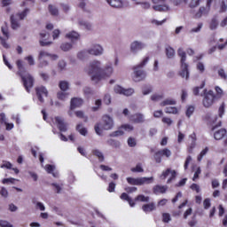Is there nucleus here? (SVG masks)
<instances>
[{
    "instance_id": "nucleus-1",
    "label": "nucleus",
    "mask_w": 227,
    "mask_h": 227,
    "mask_svg": "<svg viewBox=\"0 0 227 227\" xmlns=\"http://www.w3.org/2000/svg\"><path fill=\"white\" fill-rule=\"evenodd\" d=\"M84 71L90 75L91 81L96 84L102 81V62L99 60H92L84 68Z\"/></svg>"
},
{
    "instance_id": "nucleus-2",
    "label": "nucleus",
    "mask_w": 227,
    "mask_h": 227,
    "mask_svg": "<svg viewBox=\"0 0 227 227\" xmlns=\"http://www.w3.org/2000/svg\"><path fill=\"white\" fill-rule=\"evenodd\" d=\"M16 65L19 69L17 74L20 75V77H21L26 91L29 93V91H31V88H33L35 84V78L29 73L26 72V67H24L22 60H17Z\"/></svg>"
},
{
    "instance_id": "nucleus-3",
    "label": "nucleus",
    "mask_w": 227,
    "mask_h": 227,
    "mask_svg": "<svg viewBox=\"0 0 227 227\" xmlns=\"http://www.w3.org/2000/svg\"><path fill=\"white\" fill-rule=\"evenodd\" d=\"M113 127H114V120L108 114H105L102 116L101 123H97L94 129L98 136H102V130H112Z\"/></svg>"
},
{
    "instance_id": "nucleus-4",
    "label": "nucleus",
    "mask_w": 227,
    "mask_h": 227,
    "mask_svg": "<svg viewBox=\"0 0 227 227\" xmlns=\"http://www.w3.org/2000/svg\"><path fill=\"white\" fill-rule=\"evenodd\" d=\"M177 54L181 58V71L179 72V75L187 81V79H189V64L185 63V61H187V54L182 48L178 49Z\"/></svg>"
},
{
    "instance_id": "nucleus-5",
    "label": "nucleus",
    "mask_w": 227,
    "mask_h": 227,
    "mask_svg": "<svg viewBox=\"0 0 227 227\" xmlns=\"http://www.w3.org/2000/svg\"><path fill=\"white\" fill-rule=\"evenodd\" d=\"M148 61H150V58L146 57L145 59H144V60L140 64L133 67L134 69L133 81H135V82H139L145 80V78L146 77V73L141 70V68H143V67H145Z\"/></svg>"
},
{
    "instance_id": "nucleus-6",
    "label": "nucleus",
    "mask_w": 227,
    "mask_h": 227,
    "mask_svg": "<svg viewBox=\"0 0 227 227\" xmlns=\"http://www.w3.org/2000/svg\"><path fill=\"white\" fill-rule=\"evenodd\" d=\"M127 182L129 185H145V184H153V177H127Z\"/></svg>"
},
{
    "instance_id": "nucleus-7",
    "label": "nucleus",
    "mask_w": 227,
    "mask_h": 227,
    "mask_svg": "<svg viewBox=\"0 0 227 227\" xmlns=\"http://www.w3.org/2000/svg\"><path fill=\"white\" fill-rule=\"evenodd\" d=\"M210 6H212V0H207L206 6H201L194 14V19H201L203 15L210 13Z\"/></svg>"
},
{
    "instance_id": "nucleus-8",
    "label": "nucleus",
    "mask_w": 227,
    "mask_h": 227,
    "mask_svg": "<svg viewBox=\"0 0 227 227\" xmlns=\"http://www.w3.org/2000/svg\"><path fill=\"white\" fill-rule=\"evenodd\" d=\"M215 96L214 95L213 90L207 92V90H204V99L202 101L204 107H210L214 104V99Z\"/></svg>"
},
{
    "instance_id": "nucleus-9",
    "label": "nucleus",
    "mask_w": 227,
    "mask_h": 227,
    "mask_svg": "<svg viewBox=\"0 0 227 227\" xmlns=\"http://www.w3.org/2000/svg\"><path fill=\"white\" fill-rule=\"evenodd\" d=\"M205 120L209 125H212L211 130H215L217 127H221V121L217 124H215V121H217V115L207 114L205 116Z\"/></svg>"
},
{
    "instance_id": "nucleus-10",
    "label": "nucleus",
    "mask_w": 227,
    "mask_h": 227,
    "mask_svg": "<svg viewBox=\"0 0 227 227\" xmlns=\"http://www.w3.org/2000/svg\"><path fill=\"white\" fill-rule=\"evenodd\" d=\"M146 47V43L140 41H134L130 43V52L132 54H137L140 51H143Z\"/></svg>"
},
{
    "instance_id": "nucleus-11",
    "label": "nucleus",
    "mask_w": 227,
    "mask_h": 227,
    "mask_svg": "<svg viewBox=\"0 0 227 227\" xmlns=\"http://www.w3.org/2000/svg\"><path fill=\"white\" fill-rule=\"evenodd\" d=\"M88 50L90 56H102L104 54V47L100 44H93Z\"/></svg>"
},
{
    "instance_id": "nucleus-12",
    "label": "nucleus",
    "mask_w": 227,
    "mask_h": 227,
    "mask_svg": "<svg viewBox=\"0 0 227 227\" xmlns=\"http://www.w3.org/2000/svg\"><path fill=\"white\" fill-rule=\"evenodd\" d=\"M114 93H118L119 95H124L125 97H130V95H134V89H124L121 86L116 85L114 88Z\"/></svg>"
},
{
    "instance_id": "nucleus-13",
    "label": "nucleus",
    "mask_w": 227,
    "mask_h": 227,
    "mask_svg": "<svg viewBox=\"0 0 227 227\" xmlns=\"http://www.w3.org/2000/svg\"><path fill=\"white\" fill-rule=\"evenodd\" d=\"M35 92L39 102H41V104H43V97H47V95H49V91H47V89L43 86H40L35 88Z\"/></svg>"
},
{
    "instance_id": "nucleus-14",
    "label": "nucleus",
    "mask_w": 227,
    "mask_h": 227,
    "mask_svg": "<svg viewBox=\"0 0 227 227\" xmlns=\"http://www.w3.org/2000/svg\"><path fill=\"white\" fill-rule=\"evenodd\" d=\"M84 104V100L81 98H73L70 102V110L74 111V109H77V107H81Z\"/></svg>"
},
{
    "instance_id": "nucleus-15",
    "label": "nucleus",
    "mask_w": 227,
    "mask_h": 227,
    "mask_svg": "<svg viewBox=\"0 0 227 227\" xmlns=\"http://www.w3.org/2000/svg\"><path fill=\"white\" fill-rule=\"evenodd\" d=\"M55 123L60 132H67V123H65V119L62 117H55Z\"/></svg>"
},
{
    "instance_id": "nucleus-16",
    "label": "nucleus",
    "mask_w": 227,
    "mask_h": 227,
    "mask_svg": "<svg viewBox=\"0 0 227 227\" xmlns=\"http://www.w3.org/2000/svg\"><path fill=\"white\" fill-rule=\"evenodd\" d=\"M113 72V64H107L105 68H102V79H105V77H111Z\"/></svg>"
},
{
    "instance_id": "nucleus-17",
    "label": "nucleus",
    "mask_w": 227,
    "mask_h": 227,
    "mask_svg": "<svg viewBox=\"0 0 227 227\" xmlns=\"http://www.w3.org/2000/svg\"><path fill=\"white\" fill-rule=\"evenodd\" d=\"M129 120L133 123H143L145 122V115L143 114H135L130 115Z\"/></svg>"
},
{
    "instance_id": "nucleus-18",
    "label": "nucleus",
    "mask_w": 227,
    "mask_h": 227,
    "mask_svg": "<svg viewBox=\"0 0 227 227\" xmlns=\"http://www.w3.org/2000/svg\"><path fill=\"white\" fill-rule=\"evenodd\" d=\"M142 210L145 214H149V212H153V210H157V206L155 205V202H150L148 204H144L142 206Z\"/></svg>"
},
{
    "instance_id": "nucleus-19",
    "label": "nucleus",
    "mask_w": 227,
    "mask_h": 227,
    "mask_svg": "<svg viewBox=\"0 0 227 227\" xmlns=\"http://www.w3.org/2000/svg\"><path fill=\"white\" fill-rule=\"evenodd\" d=\"M108 4L112 6V8H124L125 3H123L121 0H106Z\"/></svg>"
},
{
    "instance_id": "nucleus-20",
    "label": "nucleus",
    "mask_w": 227,
    "mask_h": 227,
    "mask_svg": "<svg viewBox=\"0 0 227 227\" xmlns=\"http://www.w3.org/2000/svg\"><path fill=\"white\" fill-rule=\"evenodd\" d=\"M166 191H168V186L167 185H155L153 188V192L154 194H164L166 193Z\"/></svg>"
},
{
    "instance_id": "nucleus-21",
    "label": "nucleus",
    "mask_w": 227,
    "mask_h": 227,
    "mask_svg": "<svg viewBox=\"0 0 227 227\" xmlns=\"http://www.w3.org/2000/svg\"><path fill=\"white\" fill-rule=\"evenodd\" d=\"M225 136H226V130L224 129H221L215 132L214 138L216 141H221V139H223V137H224Z\"/></svg>"
},
{
    "instance_id": "nucleus-22",
    "label": "nucleus",
    "mask_w": 227,
    "mask_h": 227,
    "mask_svg": "<svg viewBox=\"0 0 227 227\" xmlns=\"http://www.w3.org/2000/svg\"><path fill=\"white\" fill-rule=\"evenodd\" d=\"M59 88L60 91H68L70 90V82L68 81H60L59 82Z\"/></svg>"
},
{
    "instance_id": "nucleus-23",
    "label": "nucleus",
    "mask_w": 227,
    "mask_h": 227,
    "mask_svg": "<svg viewBox=\"0 0 227 227\" xmlns=\"http://www.w3.org/2000/svg\"><path fill=\"white\" fill-rule=\"evenodd\" d=\"M165 54L168 59H173L175 58V49L171 46H167L165 48Z\"/></svg>"
},
{
    "instance_id": "nucleus-24",
    "label": "nucleus",
    "mask_w": 227,
    "mask_h": 227,
    "mask_svg": "<svg viewBox=\"0 0 227 227\" xmlns=\"http://www.w3.org/2000/svg\"><path fill=\"white\" fill-rule=\"evenodd\" d=\"M92 154L95 155V157H97L100 162H104V160H106V157H104V153H102L98 149H93Z\"/></svg>"
},
{
    "instance_id": "nucleus-25",
    "label": "nucleus",
    "mask_w": 227,
    "mask_h": 227,
    "mask_svg": "<svg viewBox=\"0 0 227 227\" xmlns=\"http://www.w3.org/2000/svg\"><path fill=\"white\" fill-rule=\"evenodd\" d=\"M153 8L155 12H169V5L168 4L153 5Z\"/></svg>"
},
{
    "instance_id": "nucleus-26",
    "label": "nucleus",
    "mask_w": 227,
    "mask_h": 227,
    "mask_svg": "<svg viewBox=\"0 0 227 227\" xmlns=\"http://www.w3.org/2000/svg\"><path fill=\"white\" fill-rule=\"evenodd\" d=\"M90 57V50H83L80 52H78L77 54V58L78 59L81 60H84V59H88V58Z\"/></svg>"
},
{
    "instance_id": "nucleus-27",
    "label": "nucleus",
    "mask_w": 227,
    "mask_h": 227,
    "mask_svg": "<svg viewBox=\"0 0 227 227\" xmlns=\"http://www.w3.org/2000/svg\"><path fill=\"white\" fill-rule=\"evenodd\" d=\"M11 27L12 29H19L20 27V23L13 15L11 16Z\"/></svg>"
},
{
    "instance_id": "nucleus-28",
    "label": "nucleus",
    "mask_w": 227,
    "mask_h": 227,
    "mask_svg": "<svg viewBox=\"0 0 227 227\" xmlns=\"http://www.w3.org/2000/svg\"><path fill=\"white\" fill-rule=\"evenodd\" d=\"M70 96V93L67 92V91H59L57 93V98H59V100H67V98H68V97Z\"/></svg>"
},
{
    "instance_id": "nucleus-29",
    "label": "nucleus",
    "mask_w": 227,
    "mask_h": 227,
    "mask_svg": "<svg viewBox=\"0 0 227 227\" xmlns=\"http://www.w3.org/2000/svg\"><path fill=\"white\" fill-rule=\"evenodd\" d=\"M67 38H69L72 42L79 39V33L75 31L69 32L66 35Z\"/></svg>"
},
{
    "instance_id": "nucleus-30",
    "label": "nucleus",
    "mask_w": 227,
    "mask_h": 227,
    "mask_svg": "<svg viewBox=\"0 0 227 227\" xmlns=\"http://www.w3.org/2000/svg\"><path fill=\"white\" fill-rule=\"evenodd\" d=\"M79 26H81L83 29H87V31H91V23L84 20L79 21Z\"/></svg>"
},
{
    "instance_id": "nucleus-31",
    "label": "nucleus",
    "mask_w": 227,
    "mask_h": 227,
    "mask_svg": "<svg viewBox=\"0 0 227 227\" xmlns=\"http://www.w3.org/2000/svg\"><path fill=\"white\" fill-rule=\"evenodd\" d=\"M135 201H141L143 203H148V201H150V197L140 194L135 198Z\"/></svg>"
},
{
    "instance_id": "nucleus-32",
    "label": "nucleus",
    "mask_w": 227,
    "mask_h": 227,
    "mask_svg": "<svg viewBox=\"0 0 227 227\" xmlns=\"http://www.w3.org/2000/svg\"><path fill=\"white\" fill-rule=\"evenodd\" d=\"M106 144L109 145V146H113V148H120L121 145L120 141L114 140V139H108L106 141Z\"/></svg>"
},
{
    "instance_id": "nucleus-33",
    "label": "nucleus",
    "mask_w": 227,
    "mask_h": 227,
    "mask_svg": "<svg viewBox=\"0 0 227 227\" xmlns=\"http://www.w3.org/2000/svg\"><path fill=\"white\" fill-rule=\"evenodd\" d=\"M217 26H219V21H218L217 18L215 17L211 20L209 28L212 31H214V30L217 29Z\"/></svg>"
},
{
    "instance_id": "nucleus-34",
    "label": "nucleus",
    "mask_w": 227,
    "mask_h": 227,
    "mask_svg": "<svg viewBox=\"0 0 227 227\" xmlns=\"http://www.w3.org/2000/svg\"><path fill=\"white\" fill-rule=\"evenodd\" d=\"M175 104H176V101H175V99L168 98L162 101L160 103V106L161 107H164L166 106H175Z\"/></svg>"
},
{
    "instance_id": "nucleus-35",
    "label": "nucleus",
    "mask_w": 227,
    "mask_h": 227,
    "mask_svg": "<svg viewBox=\"0 0 227 227\" xmlns=\"http://www.w3.org/2000/svg\"><path fill=\"white\" fill-rule=\"evenodd\" d=\"M160 153L161 154V157H167V159H169V157L171 156V150L165 148L160 150Z\"/></svg>"
},
{
    "instance_id": "nucleus-36",
    "label": "nucleus",
    "mask_w": 227,
    "mask_h": 227,
    "mask_svg": "<svg viewBox=\"0 0 227 227\" xmlns=\"http://www.w3.org/2000/svg\"><path fill=\"white\" fill-rule=\"evenodd\" d=\"M76 130H78V132L82 135V136H86L88 134V130L86 129V128L82 127V124H78L76 126Z\"/></svg>"
},
{
    "instance_id": "nucleus-37",
    "label": "nucleus",
    "mask_w": 227,
    "mask_h": 227,
    "mask_svg": "<svg viewBox=\"0 0 227 227\" xmlns=\"http://www.w3.org/2000/svg\"><path fill=\"white\" fill-rule=\"evenodd\" d=\"M51 186L54 187L57 194H60L61 191H63V184H57V183H52Z\"/></svg>"
},
{
    "instance_id": "nucleus-38",
    "label": "nucleus",
    "mask_w": 227,
    "mask_h": 227,
    "mask_svg": "<svg viewBox=\"0 0 227 227\" xmlns=\"http://www.w3.org/2000/svg\"><path fill=\"white\" fill-rule=\"evenodd\" d=\"M61 51H64V52H67V51H70L72 49V43H63L60 45Z\"/></svg>"
},
{
    "instance_id": "nucleus-39",
    "label": "nucleus",
    "mask_w": 227,
    "mask_h": 227,
    "mask_svg": "<svg viewBox=\"0 0 227 227\" xmlns=\"http://www.w3.org/2000/svg\"><path fill=\"white\" fill-rule=\"evenodd\" d=\"M1 29L4 36H5V38L8 40V38H10V33L8 32V24L5 23V25L3 26Z\"/></svg>"
},
{
    "instance_id": "nucleus-40",
    "label": "nucleus",
    "mask_w": 227,
    "mask_h": 227,
    "mask_svg": "<svg viewBox=\"0 0 227 227\" xmlns=\"http://www.w3.org/2000/svg\"><path fill=\"white\" fill-rule=\"evenodd\" d=\"M154 160L157 164H160L162 162V154H160V151L154 153Z\"/></svg>"
},
{
    "instance_id": "nucleus-41",
    "label": "nucleus",
    "mask_w": 227,
    "mask_h": 227,
    "mask_svg": "<svg viewBox=\"0 0 227 227\" xmlns=\"http://www.w3.org/2000/svg\"><path fill=\"white\" fill-rule=\"evenodd\" d=\"M164 98V96L162 94H153L151 96V100L153 102H159V100H162Z\"/></svg>"
},
{
    "instance_id": "nucleus-42",
    "label": "nucleus",
    "mask_w": 227,
    "mask_h": 227,
    "mask_svg": "<svg viewBox=\"0 0 227 227\" xmlns=\"http://www.w3.org/2000/svg\"><path fill=\"white\" fill-rule=\"evenodd\" d=\"M165 113H167L168 114H176V113H178V110L176 109V107L168 106L166 107Z\"/></svg>"
},
{
    "instance_id": "nucleus-43",
    "label": "nucleus",
    "mask_w": 227,
    "mask_h": 227,
    "mask_svg": "<svg viewBox=\"0 0 227 227\" xmlns=\"http://www.w3.org/2000/svg\"><path fill=\"white\" fill-rule=\"evenodd\" d=\"M132 173H143L145 169L141 166V163H138L135 168H131Z\"/></svg>"
},
{
    "instance_id": "nucleus-44",
    "label": "nucleus",
    "mask_w": 227,
    "mask_h": 227,
    "mask_svg": "<svg viewBox=\"0 0 227 227\" xmlns=\"http://www.w3.org/2000/svg\"><path fill=\"white\" fill-rule=\"evenodd\" d=\"M152 91H153V88L150 85H145L142 90L143 95H150Z\"/></svg>"
},
{
    "instance_id": "nucleus-45",
    "label": "nucleus",
    "mask_w": 227,
    "mask_h": 227,
    "mask_svg": "<svg viewBox=\"0 0 227 227\" xmlns=\"http://www.w3.org/2000/svg\"><path fill=\"white\" fill-rule=\"evenodd\" d=\"M137 145V142L136 138L130 137L128 138V145L130 146V148H134Z\"/></svg>"
},
{
    "instance_id": "nucleus-46",
    "label": "nucleus",
    "mask_w": 227,
    "mask_h": 227,
    "mask_svg": "<svg viewBox=\"0 0 227 227\" xmlns=\"http://www.w3.org/2000/svg\"><path fill=\"white\" fill-rule=\"evenodd\" d=\"M49 56H51V53H49L47 51H41L39 52L38 59H39V61H42V59H43V58H49Z\"/></svg>"
},
{
    "instance_id": "nucleus-47",
    "label": "nucleus",
    "mask_w": 227,
    "mask_h": 227,
    "mask_svg": "<svg viewBox=\"0 0 227 227\" xmlns=\"http://www.w3.org/2000/svg\"><path fill=\"white\" fill-rule=\"evenodd\" d=\"M27 13H29V9H25L22 12L19 13L20 20H24L27 17Z\"/></svg>"
},
{
    "instance_id": "nucleus-48",
    "label": "nucleus",
    "mask_w": 227,
    "mask_h": 227,
    "mask_svg": "<svg viewBox=\"0 0 227 227\" xmlns=\"http://www.w3.org/2000/svg\"><path fill=\"white\" fill-rule=\"evenodd\" d=\"M95 106L92 107V111L96 112L98 111L100 109V107L102 106V100L101 99H97L95 102Z\"/></svg>"
},
{
    "instance_id": "nucleus-49",
    "label": "nucleus",
    "mask_w": 227,
    "mask_h": 227,
    "mask_svg": "<svg viewBox=\"0 0 227 227\" xmlns=\"http://www.w3.org/2000/svg\"><path fill=\"white\" fill-rule=\"evenodd\" d=\"M203 27V23H198L197 27H193L190 30V33H200Z\"/></svg>"
},
{
    "instance_id": "nucleus-50",
    "label": "nucleus",
    "mask_w": 227,
    "mask_h": 227,
    "mask_svg": "<svg viewBox=\"0 0 227 227\" xmlns=\"http://www.w3.org/2000/svg\"><path fill=\"white\" fill-rule=\"evenodd\" d=\"M124 132L121 129H118L116 131H114L110 134L111 137H118L120 136H123Z\"/></svg>"
},
{
    "instance_id": "nucleus-51",
    "label": "nucleus",
    "mask_w": 227,
    "mask_h": 227,
    "mask_svg": "<svg viewBox=\"0 0 227 227\" xmlns=\"http://www.w3.org/2000/svg\"><path fill=\"white\" fill-rule=\"evenodd\" d=\"M53 212L57 215H60L61 217H63V209L54 206L53 207Z\"/></svg>"
},
{
    "instance_id": "nucleus-52",
    "label": "nucleus",
    "mask_w": 227,
    "mask_h": 227,
    "mask_svg": "<svg viewBox=\"0 0 227 227\" xmlns=\"http://www.w3.org/2000/svg\"><path fill=\"white\" fill-rule=\"evenodd\" d=\"M207 153H208V147H206L204 150L201 151V153L197 158L199 162L201 161V159H203V157H205V155H207Z\"/></svg>"
},
{
    "instance_id": "nucleus-53",
    "label": "nucleus",
    "mask_w": 227,
    "mask_h": 227,
    "mask_svg": "<svg viewBox=\"0 0 227 227\" xmlns=\"http://www.w3.org/2000/svg\"><path fill=\"white\" fill-rule=\"evenodd\" d=\"M44 169H45V171H47V173L51 174V173H52L54 171V169H56V166L47 164L44 167Z\"/></svg>"
},
{
    "instance_id": "nucleus-54",
    "label": "nucleus",
    "mask_w": 227,
    "mask_h": 227,
    "mask_svg": "<svg viewBox=\"0 0 227 227\" xmlns=\"http://www.w3.org/2000/svg\"><path fill=\"white\" fill-rule=\"evenodd\" d=\"M58 67L59 70L63 71L67 68V61L65 60H59L58 63Z\"/></svg>"
},
{
    "instance_id": "nucleus-55",
    "label": "nucleus",
    "mask_w": 227,
    "mask_h": 227,
    "mask_svg": "<svg viewBox=\"0 0 227 227\" xmlns=\"http://www.w3.org/2000/svg\"><path fill=\"white\" fill-rule=\"evenodd\" d=\"M33 203L35 204V208H39V210H41V212L45 211V206L43 205V203H42V202H35V201H33Z\"/></svg>"
},
{
    "instance_id": "nucleus-56",
    "label": "nucleus",
    "mask_w": 227,
    "mask_h": 227,
    "mask_svg": "<svg viewBox=\"0 0 227 227\" xmlns=\"http://www.w3.org/2000/svg\"><path fill=\"white\" fill-rule=\"evenodd\" d=\"M192 113H194V106H188V108L186 110L187 118H191V116H192Z\"/></svg>"
},
{
    "instance_id": "nucleus-57",
    "label": "nucleus",
    "mask_w": 227,
    "mask_h": 227,
    "mask_svg": "<svg viewBox=\"0 0 227 227\" xmlns=\"http://www.w3.org/2000/svg\"><path fill=\"white\" fill-rule=\"evenodd\" d=\"M48 8H49L50 13H51L52 15H58V8H56V6L49 5Z\"/></svg>"
},
{
    "instance_id": "nucleus-58",
    "label": "nucleus",
    "mask_w": 227,
    "mask_h": 227,
    "mask_svg": "<svg viewBox=\"0 0 227 227\" xmlns=\"http://www.w3.org/2000/svg\"><path fill=\"white\" fill-rule=\"evenodd\" d=\"M162 221L163 223H169V221H171V215L168 213H164L162 215Z\"/></svg>"
},
{
    "instance_id": "nucleus-59",
    "label": "nucleus",
    "mask_w": 227,
    "mask_h": 227,
    "mask_svg": "<svg viewBox=\"0 0 227 227\" xmlns=\"http://www.w3.org/2000/svg\"><path fill=\"white\" fill-rule=\"evenodd\" d=\"M103 102L104 104H106V106H109L111 104V95L109 94H106L104 98H103Z\"/></svg>"
},
{
    "instance_id": "nucleus-60",
    "label": "nucleus",
    "mask_w": 227,
    "mask_h": 227,
    "mask_svg": "<svg viewBox=\"0 0 227 227\" xmlns=\"http://www.w3.org/2000/svg\"><path fill=\"white\" fill-rule=\"evenodd\" d=\"M26 61H27L28 65H30V67H33V65H35V59L33 58L32 55L25 57Z\"/></svg>"
},
{
    "instance_id": "nucleus-61",
    "label": "nucleus",
    "mask_w": 227,
    "mask_h": 227,
    "mask_svg": "<svg viewBox=\"0 0 227 227\" xmlns=\"http://www.w3.org/2000/svg\"><path fill=\"white\" fill-rule=\"evenodd\" d=\"M197 70H199L200 74H203V72H205V65L202 62L197 63Z\"/></svg>"
},
{
    "instance_id": "nucleus-62",
    "label": "nucleus",
    "mask_w": 227,
    "mask_h": 227,
    "mask_svg": "<svg viewBox=\"0 0 227 227\" xmlns=\"http://www.w3.org/2000/svg\"><path fill=\"white\" fill-rule=\"evenodd\" d=\"M0 226L1 227H13V225L12 223H10V222L4 221V220H0Z\"/></svg>"
},
{
    "instance_id": "nucleus-63",
    "label": "nucleus",
    "mask_w": 227,
    "mask_h": 227,
    "mask_svg": "<svg viewBox=\"0 0 227 227\" xmlns=\"http://www.w3.org/2000/svg\"><path fill=\"white\" fill-rule=\"evenodd\" d=\"M190 8H196L200 6V0H192L189 4Z\"/></svg>"
},
{
    "instance_id": "nucleus-64",
    "label": "nucleus",
    "mask_w": 227,
    "mask_h": 227,
    "mask_svg": "<svg viewBox=\"0 0 227 227\" xmlns=\"http://www.w3.org/2000/svg\"><path fill=\"white\" fill-rule=\"evenodd\" d=\"M204 208L205 210H208L210 208L211 203H210V199H206L203 202Z\"/></svg>"
}]
</instances>
